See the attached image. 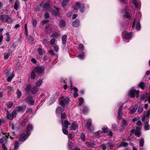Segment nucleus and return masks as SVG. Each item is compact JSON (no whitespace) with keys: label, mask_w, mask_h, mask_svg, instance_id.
<instances>
[{"label":"nucleus","mask_w":150,"mask_h":150,"mask_svg":"<svg viewBox=\"0 0 150 150\" xmlns=\"http://www.w3.org/2000/svg\"><path fill=\"white\" fill-rule=\"evenodd\" d=\"M0 20L5 22H7L8 23H12L13 19L7 15H1L0 16Z\"/></svg>","instance_id":"obj_1"},{"label":"nucleus","mask_w":150,"mask_h":150,"mask_svg":"<svg viewBox=\"0 0 150 150\" xmlns=\"http://www.w3.org/2000/svg\"><path fill=\"white\" fill-rule=\"evenodd\" d=\"M16 115L15 110H13L11 113H10L7 111L6 117L7 119L11 120L13 118L16 117Z\"/></svg>","instance_id":"obj_2"},{"label":"nucleus","mask_w":150,"mask_h":150,"mask_svg":"<svg viewBox=\"0 0 150 150\" xmlns=\"http://www.w3.org/2000/svg\"><path fill=\"white\" fill-rule=\"evenodd\" d=\"M35 72L38 74L43 75L44 73V68L42 67L37 66L35 67L34 69Z\"/></svg>","instance_id":"obj_3"},{"label":"nucleus","mask_w":150,"mask_h":150,"mask_svg":"<svg viewBox=\"0 0 150 150\" xmlns=\"http://www.w3.org/2000/svg\"><path fill=\"white\" fill-rule=\"evenodd\" d=\"M69 102V98L67 97H62L61 100L60 101V104L64 108L65 106V104L68 103Z\"/></svg>","instance_id":"obj_4"},{"label":"nucleus","mask_w":150,"mask_h":150,"mask_svg":"<svg viewBox=\"0 0 150 150\" xmlns=\"http://www.w3.org/2000/svg\"><path fill=\"white\" fill-rule=\"evenodd\" d=\"M30 135L28 132L24 131L19 138V141L21 142L25 141Z\"/></svg>","instance_id":"obj_5"},{"label":"nucleus","mask_w":150,"mask_h":150,"mask_svg":"<svg viewBox=\"0 0 150 150\" xmlns=\"http://www.w3.org/2000/svg\"><path fill=\"white\" fill-rule=\"evenodd\" d=\"M139 93V91H136L134 90L133 88L130 90L129 93V94L130 96L132 98H133L134 97L135 95H136L137 98H138Z\"/></svg>","instance_id":"obj_6"},{"label":"nucleus","mask_w":150,"mask_h":150,"mask_svg":"<svg viewBox=\"0 0 150 150\" xmlns=\"http://www.w3.org/2000/svg\"><path fill=\"white\" fill-rule=\"evenodd\" d=\"M132 35V32L128 33L126 31H125L122 32V37L126 39H131Z\"/></svg>","instance_id":"obj_7"},{"label":"nucleus","mask_w":150,"mask_h":150,"mask_svg":"<svg viewBox=\"0 0 150 150\" xmlns=\"http://www.w3.org/2000/svg\"><path fill=\"white\" fill-rule=\"evenodd\" d=\"M28 121V119L21 118L19 120V123L20 127H23L24 126Z\"/></svg>","instance_id":"obj_8"},{"label":"nucleus","mask_w":150,"mask_h":150,"mask_svg":"<svg viewBox=\"0 0 150 150\" xmlns=\"http://www.w3.org/2000/svg\"><path fill=\"white\" fill-rule=\"evenodd\" d=\"M25 108L23 106H18L16 108V109L14 110H15L16 114L18 112H23L25 111Z\"/></svg>","instance_id":"obj_9"},{"label":"nucleus","mask_w":150,"mask_h":150,"mask_svg":"<svg viewBox=\"0 0 150 150\" xmlns=\"http://www.w3.org/2000/svg\"><path fill=\"white\" fill-rule=\"evenodd\" d=\"M50 4V1L49 0H48L46 2L45 1H44L40 4V6L43 8H47L49 7Z\"/></svg>","instance_id":"obj_10"},{"label":"nucleus","mask_w":150,"mask_h":150,"mask_svg":"<svg viewBox=\"0 0 150 150\" xmlns=\"http://www.w3.org/2000/svg\"><path fill=\"white\" fill-rule=\"evenodd\" d=\"M132 2L135 5L136 8L139 10L140 8V2L139 0H132Z\"/></svg>","instance_id":"obj_11"},{"label":"nucleus","mask_w":150,"mask_h":150,"mask_svg":"<svg viewBox=\"0 0 150 150\" xmlns=\"http://www.w3.org/2000/svg\"><path fill=\"white\" fill-rule=\"evenodd\" d=\"M145 99H146V100L148 99L149 102L150 103V93H146L141 98V100H144Z\"/></svg>","instance_id":"obj_12"},{"label":"nucleus","mask_w":150,"mask_h":150,"mask_svg":"<svg viewBox=\"0 0 150 150\" xmlns=\"http://www.w3.org/2000/svg\"><path fill=\"white\" fill-rule=\"evenodd\" d=\"M26 103L29 105H33L34 104V100H33L31 97H28L25 99Z\"/></svg>","instance_id":"obj_13"},{"label":"nucleus","mask_w":150,"mask_h":150,"mask_svg":"<svg viewBox=\"0 0 150 150\" xmlns=\"http://www.w3.org/2000/svg\"><path fill=\"white\" fill-rule=\"evenodd\" d=\"M141 134V128L139 127H136V130L135 131V135L138 137H140Z\"/></svg>","instance_id":"obj_14"},{"label":"nucleus","mask_w":150,"mask_h":150,"mask_svg":"<svg viewBox=\"0 0 150 150\" xmlns=\"http://www.w3.org/2000/svg\"><path fill=\"white\" fill-rule=\"evenodd\" d=\"M31 86L30 84L28 85L25 89V93L26 94H28L30 93H31Z\"/></svg>","instance_id":"obj_15"},{"label":"nucleus","mask_w":150,"mask_h":150,"mask_svg":"<svg viewBox=\"0 0 150 150\" xmlns=\"http://www.w3.org/2000/svg\"><path fill=\"white\" fill-rule=\"evenodd\" d=\"M62 123V128H65L66 129H68V126L70 125V123L67 120H65L64 123L63 122Z\"/></svg>","instance_id":"obj_16"},{"label":"nucleus","mask_w":150,"mask_h":150,"mask_svg":"<svg viewBox=\"0 0 150 150\" xmlns=\"http://www.w3.org/2000/svg\"><path fill=\"white\" fill-rule=\"evenodd\" d=\"M39 90V88L37 87L34 86L33 87H31V93L33 94L36 93Z\"/></svg>","instance_id":"obj_17"},{"label":"nucleus","mask_w":150,"mask_h":150,"mask_svg":"<svg viewBox=\"0 0 150 150\" xmlns=\"http://www.w3.org/2000/svg\"><path fill=\"white\" fill-rule=\"evenodd\" d=\"M68 138L69 139V142H68V149L70 150L71 149V146L70 145L71 144V143L70 142V139H71L72 138V135L71 134H69L68 135Z\"/></svg>","instance_id":"obj_18"},{"label":"nucleus","mask_w":150,"mask_h":150,"mask_svg":"<svg viewBox=\"0 0 150 150\" xmlns=\"http://www.w3.org/2000/svg\"><path fill=\"white\" fill-rule=\"evenodd\" d=\"M79 25L80 21L78 19H76L72 23V26L75 28L78 27Z\"/></svg>","instance_id":"obj_19"},{"label":"nucleus","mask_w":150,"mask_h":150,"mask_svg":"<svg viewBox=\"0 0 150 150\" xmlns=\"http://www.w3.org/2000/svg\"><path fill=\"white\" fill-rule=\"evenodd\" d=\"M122 106H121L118 111V118L119 120L121 119V117L122 115Z\"/></svg>","instance_id":"obj_20"},{"label":"nucleus","mask_w":150,"mask_h":150,"mask_svg":"<svg viewBox=\"0 0 150 150\" xmlns=\"http://www.w3.org/2000/svg\"><path fill=\"white\" fill-rule=\"evenodd\" d=\"M33 129V127L32 125L30 124H29L28 125L27 128L26 130L25 131V132H28V134H30V131L32 130Z\"/></svg>","instance_id":"obj_21"},{"label":"nucleus","mask_w":150,"mask_h":150,"mask_svg":"<svg viewBox=\"0 0 150 150\" xmlns=\"http://www.w3.org/2000/svg\"><path fill=\"white\" fill-rule=\"evenodd\" d=\"M7 142V138H4L3 136L2 138L0 139V144H6Z\"/></svg>","instance_id":"obj_22"},{"label":"nucleus","mask_w":150,"mask_h":150,"mask_svg":"<svg viewBox=\"0 0 150 150\" xmlns=\"http://www.w3.org/2000/svg\"><path fill=\"white\" fill-rule=\"evenodd\" d=\"M70 130H76L78 128V125L75 123H73L69 127Z\"/></svg>","instance_id":"obj_23"},{"label":"nucleus","mask_w":150,"mask_h":150,"mask_svg":"<svg viewBox=\"0 0 150 150\" xmlns=\"http://www.w3.org/2000/svg\"><path fill=\"white\" fill-rule=\"evenodd\" d=\"M67 36L66 35H63L62 37V43L63 45H65L67 41Z\"/></svg>","instance_id":"obj_24"},{"label":"nucleus","mask_w":150,"mask_h":150,"mask_svg":"<svg viewBox=\"0 0 150 150\" xmlns=\"http://www.w3.org/2000/svg\"><path fill=\"white\" fill-rule=\"evenodd\" d=\"M20 3L19 1L16 0L15 2L14 5V8L16 10L18 9V7L20 6Z\"/></svg>","instance_id":"obj_25"},{"label":"nucleus","mask_w":150,"mask_h":150,"mask_svg":"<svg viewBox=\"0 0 150 150\" xmlns=\"http://www.w3.org/2000/svg\"><path fill=\"white\" fill-rule=\"evenodd\" d=\"M81 4L80 2H77L76 4L74 5V10L77 11L79 8L80 7Z\"/></svg>","instance_id":"obj_26"},{"label":"nucleus","mask_w":150,"mask_h":150,"mask_svg":"<svg viewBox=\"0 0 150 150\" xmlns=\"http://www.w3.org/2000/svg\"><path fill=\"white\" fill-rule=\"evenodd\" d=\"M45 29L46 30V31L48 33L49 32H50L52 28L51 25L50 24L46 25L45 27Z\"/></svg>","instance_id":"obj_27"},{"label":"nucleus","mask_w":150,"mask_h":150,"mask_svg":"<svg viewBox=\"0 0 150 150\" xmlns=\"http://www.w3.org/2000/svg\"><path fill=\"white\" fill-rule=\"evenodd\" d=\"M85 144L89 147H92L95 145V144L94 143L89 142H86Z\"/></svg>","instance_id":"obj_28"},{"label":"nucleus","mask_w":150,"mask_h":150,"mask_svg":"<svg viewBox=\"0 0 150 150\" xmlns=\"http://www.w3.org/2000/svg\"><path fill=\"white\" fill-rule=\"evenodd\" d=\"M91 120H88L86 124V127H87V129L88 130H90L91 131Z\"/></svg>","instance_id":"obj_29"},{"label":"nucleus","mask_w":150,"mask_h":150,"mask_svg":"<svg viewBox=\"0 0 150 150\" xmlns=\"http://www.w3.org/2000/svg\"><path fill=\"white\" fill-rule=\"evenodd\" d=\"M64 111V108H62L60 107H58L57 108L56 110V113L57 114H59L60 113L63 112Z\"/></svg>","instance_id":"obj_30"},{"label":"nucleus","mask_w":150,"mask_h":150,"mask_svg":"<svg viewBox=\"0 0 150 150\" xmlns=\"http://www.w3.org/2000/svg\"><path fill=\"white\" fill-rule=\"evenodd\" d=\"M73 89L74 91V92L73 94V96L74 98H76L78 96V94L77 92V91L78 90V89L76 87L73 88Z\"/></svg>","instance_id":"obj_31"},{"label":"nucleus","mask_w":150,"mask_h":150,"mask_svg":"<svg viewBox=\"0 0 150 150\" xmlns=\"http://www.w3.org/2000/svg\"><path fill=\"white\" fill-rule=\"evenodd\" d=\"M42 81L41 79H39L37 80L35 83L36 86L38 87L40 86L42 83Z\"/></svg>","instance_id":"obj_32"},{"label":"nucleus","mask_w":150,"mask_h":150,"mask_svg":"<svg viewBox=\"0 0 150 150\" xmlns=\"http://www.w3.org/2000/svg\"><path fill=\"white\" fill-rule=\"evenodd\" d=\"M85 6L83 4H81L79 7V10L81 13H83L85 10Z\"/></svg>","instance_id":"obj_33"},{"label":"nucleus","mask_w":150,"mask_h":150,"mask_svg":"<svg viewBox=\"0 0 150 150\" xmlns=\"http://www.w3.org/2000/svg\"><path fill=\"white\" fill-rule=\"evenodd\" d=\"M149 122H146L145 123L144 129L145 130H148L150 129V125L148 124Z\"/></svg>","instance_id":"obj_34"},{"label":"nucleus","mask_w":150,"mask_h":150,"mask_svg":"<svg viewBox=\"0 0 150 150\" xmlns=\"http://www.w3.org/2000/svg\"><path fill=\"white\" fill-rule=\"evenodd\" d=\"M69 0H63L62 3V5L63 7L65 6L68 3Z\"/></svg>","instance_id":"obj_35"},{"label":"nucleus","mask_w":150,"mask_h":150,"mask_svg":"<svg viewBox=\"0 0 150 150\" xmlns=\"http://www.w3.org/2000/svg\"><path fill=\"white\" fill-rule=\"evenodd\" d=\"M137 105H135L134 106H133L132 108L130 110V112L131 113H134L136 111V110L137 108Z\"/></svg>","instance_id":"obj_36"},{"label":"nucleus","mask_w":150,"mask_h":150,"mask_svg":"<svg viewBox=\"0 0 150 150\" xmlns=\"http://www.w3.org/2000/svg\"><path fill=\"white\" fill-rule=\"evenodd\" d=\"M106 145L110 149H112L114 147V145L111 142H109L106 144Z\"/></svg>","instance_id":"obj_37"},{"label":"nucleus","mask_w":150,"mask_h":150,"mask_svg":"<svg viewBox=\"0 0 150 150\" xmlns=\"http://www.w3.org/2000/svg\"><path fill=\"white\" fill-rule=\"evenodd\" d=\"M34 70L32 71L30 74V77L31 79H34L36 77V74Z\"/></svg>","instance_id":"obj_38"},{"label":"nucleus","mask_w":150,"mask_h":150,"mask_svg":"<svg viewBox=\"0 0 150 150\" xmlns=\"http://www.w3.org/2000/svg\"><path fill=\"white\" fill-rule=\"evenodd\" d=\"M144 139L143 138H141L139 141V144L140 146L141 147L143 146L144 145Z\"/></svg>","instance_id":"obj_39"},{"label":"nucleus","mask_w":150,"mask_h":150,"mask_svg":"<svg viewBox=\"0 0 150 150\" xmlns=\"http://www.w3.org/2000/svg\"><path fill=\"white\" fill-rule=\"evenodd\" d=\"M15 76L14 74L12 73L11 76H9L7 78V81L9 82L11 81L12 79Z\"/></svg>","instance_id":"obj_40"},{"label":"nucleus","mask_w":150,"mask_h":150,"mask_svg":"<svg viewBox=\"0 0 150 150\" xmlns=\"http://www.w3.org/2000/svg\"><path fill=\"white\" fill-rule=\"evenodd\" d=\"M66 117V114L64 113H62L61 114V122H63V119L65 118Z\"/></svg>","instance_id":"obj_41"},{"label":"nucleus","mask_w":150,"mask_h":150,"mask_svg":"<svg viewBox=\"0 0 150 150\" xmlns=\"http://www.w3.org/2000/svg\"><path fill=\"white\" fill-rule=\"evenodd\" d=\"M65 22L64 20H61L59 23V25L61 27H64L65 25Z\"/></svg>","instance_id":"obj_42"},{"label":"nucleus","mask_w":150,"mask_h":150,"mask_svg":"<svg viewBox=\"0 0 150 150\" xmlns=\"http://www.w3.org/2000/svg\"><path fill=\"white\" fill-rule=\"evenodd\" d=\"M13 105V103L11 102H9L8 103H7L6 104V106L8 108H11Z\"/></svg>","instance_id":"obj_43"},{"label":"nucleus","mask_w":150,"mask_h":150,"mask_svg":"<svg viewBox=\"0 0 150 150\" xmlns=\"http://www.w3.org/2000/svg\"><path fill=\"white\" fill-rule=\"evenodd\" d=\"M128 145V144L127 142H122L119 146L118 147H126Z\"/></svg>","instance_id":"obj_44"},{"label":"nucleus","mask_w":150,"mask_h":150,"mask_svg":"<svg viewBox=\"0 0 150 150\" xmlns=\"http://www.w3.org/2000/svg\"><path fill=\"white\" fill-rule=\"evenodd\" d=\"M79 106H81L83 103L84 99L83 98L80 97L79 98Z\"/></svg>","instance_id":"obj_45"},{"label":"nucleus","mask_w":150,"mask_h":150,"mask_svg":"<svg viewBox=\"0 0 150 150\" xmlns=\"http://www.w3.org/2000/svg\"><path fill=\"white\" fill-rule=\"evenodd\" d=\"M88 111V108L86 106H84L83 107L82 111L84 114H86Z\"/></svg>","instance_id":"obj_46"},{"label":"nucleus","mask_w":150,"mask_h":150,"mask_svg":"<svg viewBox=\"0 0 150 150\" xmlns=\"http://www.w3.org/2000/svg\"><path fill=\"white\" fill-rule=\"evenodd\" d=\"M150 116V110H148L147 111L146 114V117H147L146 118L147 121L149 122V116Z\"/></svg>","instance_id":"obj_47"},{"label":"nucleus","mask_w":150,"mask_h":150,"mask_svg":"<svg viewBox=\"0 0 150 150\" xmlns=\"http://www.w3.org/2000/svg\"><path fill=\"white\" fill-rule=\"evenodd\" d=\"M138 86L140 88L143 89L144 88L145 86V85L143 82H141L139 84Z\"/></svg>","instance_id":"obj_48"},{"label":"nucleus","mask_w":150,"mask_h":150,"mask_svg":"<svg viewBox=\"0 0 150 150\" xmlns=\"http://www.w3.org/2000/svg\"><path fill=\"white\" fill-rule=\"evenodd\" d=\"M16 93L17 94L18 98H19L22 95V93L18 89H17V90Z\"/></svg>","instance_id":"obj_49"},{"label":"nucleus","mask_w":150,"mask_h":150,"mask_svg":"<svg viewBox=\"0 0 150 150\" xmlns=\"http://www.w3.org/2000/svg\"><path fill=\"white\" fill-rule=\"evenodd\" d=\"M25 34L26 35H28V31L27 30V24H25L24 26Z\"/></svg>","instance_id":"obj_50"},{"label":"nucleus","mask_w":150,"mask_h":150,"mask_svg":"<svg viewBox=\"0 0 150 150\" xmlns=\"http://www.w3.org/2000/svg\"><path fill=\"white\" fill-rule=\"evenodd\" d=\"M15 127L16 125L14 123H10V127L12 130L15 129Z\"/></svg>","instance_id":"obj_51"},{"label":"nucleus","mask_w":150,"mask_h":150,"mask_svg":"<svg viewBox=\"0 0 150 150\" xmlns=\"http://www.w3.org/2000/svg\"><path fill=\"white\" fill-rule=\"evenodd\" d=\"M19 146V143L18 141H16L14 144V149H16Z\"/></svg>","instance_id":"obj_52"},{"label":"nucleus","mask_w":150,"mask_h":150,"mask_svg":"<svg viewBox=\"0 0 150 150\" xmlns=\"http://www.w3.org/2000/svg\"><path fill=\"white\" fill-rule=\"evenodd\" d=\"M140 28V25L139 22L138 21L136 25V29L138 30H139Z\"/></svg>","instance_id":"obj_53"},{"label":"nucleus","mask_w":150,"mask_h":150,"mask_svg":"<svg viewBox=\"0 0 150 150\" xmlns=\"http://www.w3.org/2000/svg\"><path fill=\"white\" fill-rule=\"evenodd\" d=\"M67 129L63 127L62 128V132L63 133L66 135H67L68 134V131Z\"/></svg>","instance_id":"obj_54"},{"label":"nucleus","mask_w":150,"mask_h":150,"mask_svg":"<svg viewBox=\"0 0 150 150\" xmlns=\"http://www.w3.org/2000/svg\"><path fill=\"white\" fill-rule=\"evenodd\" d=\"M28 40L30 43L32 42L34 40V38L31 36L29 35V36Z\"/></svg>","instance_id":"obj_55"},{"label":"nucleus","mask_w":150,"mask_h":150,"mask_svg":"<svg viewBox=\"0 0 150 150\" xmlns=\"http://www.w3.org/2000/svg\"><path fill=\"white\" fill-rule=\"evenodd\" d=\"M77 57L79 58L80 59H83L84 57V54L83 53L82 54H79L77 56Z\"/></svg>","instance_id":"obj_56"},{"label":"nucleus","mask_w":150,"mask_h":150,"mask_svg":"<svg viewBox=\"0 0 150 150\" xmlns=\"http://www.w3.org/2000/svg\"><path fill=\"white\" fill-rule=\"evenodd\" d=\"M108 131V129L107 127H104L103 128H102V132H103L104 133L107 132Z\"/></svg>","instance_id":"obj_57"},{"label":"nucleus","mask_w":150,"mask_h":150,"mask_svg":"<svg viewBox=\"0 0 150 150\" xmlns=\"http://www.w3.org/2000/svg\"><path fill=\"white\" fill-rule=\"evenodd\" d=\"M10 54L9 53H6L4 54V57L5 59H8Z\"/></svg>","instance_id":"obj_58"},{"label":"nucleus","mask_w":150,"mask_h":150,"mask_svg":"<svg viewBox=\"0 0 150 150\" xmlns=\"http://www.w3.org/2000/svg\"><path fill=\"white\" fill-rule=\"evenodd\" d=\"M32 111V108H28L26 111V113L27 114H31Z\"/></svg>","instance_id":"obj_59"},{"label":"nucleus","mask_w":150,"mask_h":150,"mask_svg":"<svg viewBox=\"0 0 150 150\" xmlns=\"http://www.w3.org/2000/svg\"><path fill=\"white\" fill-rule=\"evenodd\" d=\"M38 53L40 55H41L42 54V49L40 48H39L38 49Z\"/></svg>","instance_id":"obj_60"},{"label":"nucleus","mask_w":150,"mask_h":150,"mask_svg":"<svg viewBox=\"0 0 150 150\" xmlns=\"http://www.w3.org/2000/svg\"><path fill=\"white\" fill-rule=\"evenodd\" d=\"M59 36L58 34L56 33L53 34L51 36L54 38H57Z\"/></svg>","instance_id":"obj_61"},{"label":"nucleus","mask_w":150,"mask_h":150,"mask_svg":"<svg viewBox=\"0 0 150 150\" xmlns=\"http://www.w3.org/2000/svg\"><path fill=\"white\" fill-rule=\"evenodd\" d=\"M143 110V108L141 106H139V107L138 110V112H139V113H141L142 112Z\"/></svg>","instance_id":"obj_62"},{"label":"nucleus","mask_w":150,"mask_h":150,"mask_svg":"<svg viewBox=\"0 0 150 150\" xmlns=\"http://www.w3.org/2000/svg\"><path fill=\"white\" fill-rule=\"evenodd\" d=\"M106 144H103L101 145V147L103 150H105L107 148Z\"/></svg>","instance_id":"obj_63"},{"label":"nucleus","mask_w":150,"mask_h":150,"mask_svg":"<svg viewBox=\"0 0 150 150\" xmlns=\"http://www.w3.org/2000/svg\"><path fill=\"white\" fill-rule=\"evenodd\" d=\"M101 133L102 132L101 131H99L98 132H97L95 133V136L96 137H98L99 134Z\"/></svg>","instance_id":"obj_64"}]
</instances>
